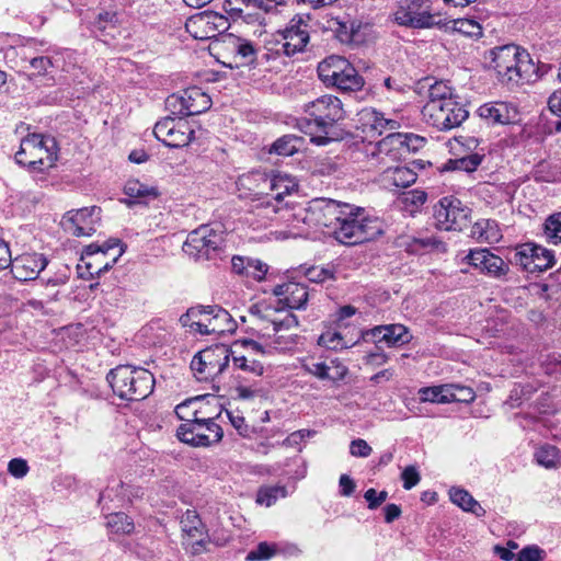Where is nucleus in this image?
<instances>
[{
  "mask_svg": "<svg viewBox=\"0 0 561 561\" xmlns=\"http://www.w3.org/2000/svg\"><path fill=\"white\" fill-rule=\"evenodd\" d=\"M478 114L489 124H511L517 119V110L506 102L485 103L478 108Z\"/></svg>",
  "mask_w": 561,
  "mask_h": 561,
  "instance_id": "obj_27",
  "label": "nucleus"
},
{
  "mask_svg": "<svg viewBox=\"0 0 561 561\" xmlns=\"http://www.w3.org/2000/svg\"><path fill=\"white\" fill-rule=\"evenodd\" d=\"M396 119L388 118V157L392 160H407L426 145V139L413 133L394 131L399 128Z\"/></svg>",
  "mask_w": 561,
  "mask_h": 561,
  "instance_id": "obj_19",
  "label": "nucleus"
},
{
  "mask_svg": "<svg viewBox=\"0 0 561 561\" xmlns=\"http://www.w3.org/2000/svg\"><path fill=\"white\" fill-rule=\"evenodd\" d=\"M453 387V391H449L450 402H471L476 394L473 390L469 387L460 386V385H450Z\"/></svg>",
  "mask_w": 561,
  "mask_h": 561,
  "instance_id": "obj_63",
  "label": "nucleus"
},
{
  "mask_svg": "<svg viewBox=\"0 0 561 561\" xmlns=\"http://www.w3.org/2000/svg\"><path fill=\"white\" fill-rule=\"evenodd\" d=\"M393 20L398 25L411 28L447 27L443 15L434 11L431 0H398Z\"/></svg>",
  "mask_w": 561,
  "mask_h": 561,
  "instance_id": "obj_7",
  "label": "nucleus"
},
{
  "mask_svg": "<svg viewBox=\"0 0 561 561\" xmlns=\"http://www.w3.org/2000/svg\"><path fill=\"white\" fill-rule=\"evenodd\" d=\"M236 346H241L244 348L245 353L243 355H249L250 357H263L270 356L274 354L270 341H267L266 335L263 334L259 337V340L254 339H240L234 343Z\"/></svg>",
  "mask_w": 561,
  "mask_h": 561,
  "instance_id": "obj_38",
  "label": "nucleus"
},
{
  "mask_svg": "<svg viewBox=\"0 0 561 561\" xmlns=\"http://www.w3.org/2000/svg\"><path fill=\"white\" fill-rule=\"evenodd\" d=\"M211 306H195L190 308L185 314L180 318L183 327L190 328L191 331L202 335H208V328L205 325L211 322Z\"/></svg>",
  "mask_w": 561,
  "mask_h": 561,
  "instance_id": "obj_28",
  "label": "nucleus"
},
{
  "mask_svg": "<svg viewBox=\"0 0 561 561\" xmlns=\"http://www.w3.org/2000/svg\"><path fill=\"white\" fill-rule=\"evenodd\" d=\"M453 99H456L453 93V89L446 82L435 81L428 87V101L425 105H431L433 103L440 104Z\"/></svg>",
  "mask_w": 561,
  "mask_h": 561,
  "instance_id": "obj_51",
  "label": "nucleus"
},
{
  "mask_svg": "<svg viewBox=\"0 0 561 561\" xmlns=\"http://www.w3.org/2000/svg\"><path fill=\"white\" fill-rule=\"evenodd\" d=\"M301 146V138L294 135H284L275 140L270 149V153L289 157L296 153Z\"/></svg>",
  "mask_w": 561,
  "mask_h": 561,
  "instance_id": "obj_45",
  "label": "nucleus"
},
{
  "mask_svg": "<svg viewBox=\"0 0 561 561\" xmlns=\"http://www.w3.org/2000/svg\"><path fill=\"white\" fill-rule=\"evenodd\" d=\"M342 205L336 201L327 198H314L308 202V211L304 215L308 217L310 231H322L331 234L341 216Z\"/></svg>",
  "mask_w": 561,
  "mask_h": 561,
  "instance_id": "obj_18",
  "label": "nucleus"
},
{
  "mask_svg": "<svg viewBox=\"0 0 561 561\" xmlns=\"http://www.w3.org/2000/svg\"><path fill=\"white\" fill-rule=\"evenodd\" d=\"M537 462L548 469L556 468L561 463L560 450L551 445L541 446L535 454Z\"/></svg>",
  "mask_w": 561,
  "mask_h": 561,
  "instance_id": "obj_52",
  "label": "nucleus"
},
{
  "mask_svg": "<svg viewBox=\"0 0 561 561\" xmlns=\"http://www.w3.org/2000/svg\"><path fill=\"white\" fill-rule=\"evenodd\" d=\"M335 270L332 265L320 266L312 265L304 270V275L311 283H324L334 278Z\"/></svg>",
  "mask_w": 561,
  "mask_h": 561,
  "instance_id": "obj_54",
  "label": "nucleus"
},
{
  "mask_svg": "<svg viewBox=\"0 0 561 561\" xmlns=\"http://www.w3.org/2000/svg\"><path fill=\"white\" fill-rule=\"evenodd\" d=\"M309 22V15L293 16L284 28L274 34L275 53L287 57L304 53L310 42Z\"/></svg>",
  "mask_w": 561,
  "mask_h": 561,
  "instance_id": "obj_9",
  "label": "nucleus"
},
{
  "mask_svg": "<svg viewBox=\"0 0 561 561\" xmlns=\"http://www.w3.org/2000/svg\"><path fill=\"white\" fill-rule=\"evenodd\" d=\"M273 294L277 297L278 304L283 308L290 310L306 309L309 298L307 286L293 280L276 285L273 288Z\"/></svg>",
  "mask_w": 561,
  "mask_h": 561,
  "instance_id": "obj_23",
  "label": "nucleus"
},
{
  "mask_svg": "<svg viewBox=\"0 0 561 561\" xmlns=\"http://www.w3.org/2000/svg\"><path fill=\"white\" fill-rule=\"evenodd\" d=\"M443 23H447V28H453L459 33H462L470 37H479L482 35V28L478 22L470 19H457L451 21H446L443 19Z\"/></svg>",
  "mask_w": 561,
  "mask_h": 561,
  "instance_id": "obj_50",
  "label": "nucleus"
},
{
  "mask_svg": "<svg viewBox=\"0 0 561 561\" xmlns=\"http://www.w3.org/2000/svg\"><path fill=\"white\" fill-rule=\"evenodd\" d=\"M450 501L466 512H470L478 517L485 515V510L478 501L466 490L453 488L449 491Z\"/></svg>",
  "mask_w": 561,
  "mask_h": 561,
  "instance_id": "obj_36",
  "label": "nucleus"
},
{
  "mask_svg": "<svg viewBox=\"0 0 561 561\" xmlns=\"http://www.w3.org/2000/svg\"><path fill=\"white\" fill-rule=\"evenodd\" d=\"M230 356L231 351L227 345L216 344L195 354L191 369L198 381H213L226 370Z\"/></svg>",
  "mask_w": 561,
  "mask_h": 561,
  "instance_id": "obj_12",
  "label": "nucleus"
},
{
  "mask_svg": "<svg viewBox=\"0 0 561 561\" xmlns=\"http://www.w3.org/2000/svg\"><path fill=\"white\" fill-rule=\"evenodd\" d=\"M267 176L265 173L259 171H252L238 176L236 181V187L239 192V196L250 197L252 195H257L259 191L266 186Z\"/></svg>",
  "mask_w": 561,
  "mask_h": 561,
  "instance_id": "obj_31",
  "label": "nucleus"
},
{
  "mask_svg": "<svg viewBox=\"0 0 561 561\" xmlns=\"http://www.w3.org/2000/svg\"><path fill=\"white\" fill-rule=\"evenodd\" d=\"M485 59L489 67L496 72L502 83L517 85L522 81H529L536 72V67L527 51L515 45H504L490 49Z\"/></svg>",
  "mask_w": 561,
  "mask_h": 561,
  "instance_id": "obj_3",
  "label": "nucleus"
},
{
  "mask_svg": "<svg viewBox=\"0 0 561 561\" xmlns=\"http://www.w3.org/2000/svg\"><path fill=\"white\" fill-rule=\"evenodd\" d=\"M232 366L236 369L243 370L253 376H262L264 374V365L256 357H250L249 355H233L231 353Z\"/></svg>",
  "mask_w": 561,
  "mask_h": 561,
  "instance_id": "obj_47",
  "label": "nucleus"
},
{
  "mask_svg": "<svg viewBox=\"0 0 561 561\" xmlns=\"http://www.w3.org/2000/svg\"><path fill=\"white\" fill-rule=\"evenodd\" d=\"M382 232L381 224L377 219L364 216V211H356L347 205L341 207V216L334 225L332 236L346 245H355L373 240Z\"/></svg>",
  "mask_w": 561,
  "mask_h": 561,
  "instance_id": "obj_5",
  "label": "nucleus"
},
{
  "mask_svg": "<svg viewBox=\"0 0 561 561\" xmlns=\"http://www.w3.org/2000/svg\"><path fill=\"white\" fill-rule=\"evenodd\" d=\"M545 554L538 546H527L519 551L516 561H542Z\"/></svg>",
  "mask_w": 561,
  "mask_h": 561,
  "instance_id": "obj_64",
  "label": "nucleus"
},
{
  "mask_svg": "<svg viewBox=\"0 0 561 561\" xmlns=\"http://www.w3.org/2000/svg\"><path fill=\"white\" fill-rule=\"evenodd\" d=\"M388 172H391V175H388V180L396 187H408L415 183L417 178L416 173L405 165H388Z\"/></svg>",
  "mask_w": 561,
  "mask_h": 561,
  "instance_id": "obj_46",
  "label": "nucleus"
},
{
  "mask_svg": "<svg viewBox=\"0 0 561 561\" xmlns=\"http://www.w3.org/2000/svg\"><path fill=\"white\" fill-rule=\"evenodd\" d=\"M224 232L208 225L191 231L183 244V251L194 260H214L224 248Z\"/></svg>",
  "mask_w": 561,
  "mask_h": 561,
  "instance_id": "obj_10",
  "label": "nucleus"
},
{
  "mask_svg": "<svg viewBox=\"0 0 561 561\" xmlns=\"http://www.w3.org/2000/svg\"><path fill=\"white\" fill-rule=\"evenodd\" d=\"M471 237L480 242L491 243L499 239V231L494 221L482 219L471 228Z\"/></svg>",
  "mask_w": 561,
  "mask_h": 561,
  "instance_id": "obj_44",
  "label": "nucleus"
},
{
  "mask_svg": "<svg viewBox=\"0 0 561 561\" xmlns=\"http://www.w3.org/2000/svg\"><path fill=\"white\" fill-rule=\"evenodd\" d=\"M471 209L455 196H445L434 205L435 226L445 231L462 230Z\"/></svg>",
  "mask_w": 561,
  "mask_h": 561,
  "instance_id": "obj_15",
  "label": "nucleus"
},
{
  "mask_svg": "<svg viewBox=\"0 0 561 561\" xmlns=\"http://www.w3.org/2000/svg\"><path fill=\"white\" fill-rule=\"evenodd\" d=\"M113 392L123 400L139 401L147 398L154 388L153 375L142 367L118 365L106 376Z\"/></svg>",
  "mask_w": 561,
  "mask_h": 561,
  "instance_id": "obj_4",
  "label": "nucleus"
},
{
  "mask_svg": "<svg viewBox=\"0 0 561 561\" xmlns=\"http://www.w3.org/2000/svg\"><path fill=\"white\" fill-rule=\"evenodd\" d=\"M333 25H335L334 31L340 42L351 43L354 41V22L335 19Z\"/></svg>",
  "mask_w": 561,
  "mask_h": 561,
  "instance_id": "obj_61",
  "label": "nucleus"
},
{
  "mask_svg": "<svg viewBox=\"0 0 561 561\" xmlns=\"http://www.w3.org/2000/svg\"><path fill=\"white\" fill-rule=\"evenodd\" d=\"M318 344L333 351L348 347V343L344 340L341 333L334 330L323 332L319 336Z\"/></svg>",
  "mask_w": 561,
  "mask_h": 561,
  "instance_id": "obj_55",
  "label": "nucleus"
},
{
  "mask_svg": "<svg viewBox=\"0 0 561 561\" xmlns=\"http://www.w3.org/2000/svg\"><path fill=\"white\" fill-rule=\"evenodd\" d=\"M308 370L320 379L337 380L344 377L347 369L344 366L335 365L332 360L330 364L325 362L312 363L308 366Z\"/></svg>",
  "mask_w": 561,
  "mask_h": 561,
  "instance_id": "obj_41",
  "label": "nucleus"
},
{
  "mask_svg": "<svg viewBox=\"0 0 561 561\" xmlns=\"http://www.w3.org/2000/svg\"><path fill=\"white\" fill-rule=\"evenodd\" d=\"M363 122V151L368 160L379 161L383 152V130L386 129V118L382 113L374 108H366L362 112Z\"/></svg>",
  "mask_w": 561,
  "mask_h": 561,
  "instance_id": "obj_14",
  "label": "nucleus"
},
{
  "mask_svg": "<svg viewBox=\"0 0 561 561\" xmlns=\"http://www.w3.org/2000/svg\"><path fill=\"white\" fill-rule=\"evenodd\" d=\"M453 390V387L449 385L425 387L419 390V396L422 402L449 403L451 397L448 394Z\"/></svg>",
  "mask_w": 561,
  "mask_h": 561,
  "instance_id": "obj_43",
  "label": "nucleus"
},
{
  "mask_svg": "<svg viewBox=\"0 0 561 561\" xmlns=\"http://www.w3.org/2000/svg\"><path fill=\"white\" fill-rule=\"evenodd\" d=\"M186 98L185 104L188 108V115H197L207 111L211 105V100L208 94L203 92L199 88H190L184 90Z\"/></svg>",
  "mask_w": 561,
  "mask_h": 561,
  "instance_id": "obj_37",
  "label": "nucleus"
},
{
  "mask_svg": "<svg viewBox=\"0 0 561 561\" xmlns=\"http://www.w3.org/2000/svg\"><path fill=\"white\" fill-rule=\"evenodd\" d=\"M129 204L147 205L159 196L157 187L149 186L138 180H129L124 186Z\"/></svg>",
  "mask_w": 561,
  "mask_h": 561,
  "instance_id": "obj_29",
  "label": "nucleus"
},
{
  "mask_svg": "<svg viewBox=\"0 0 561 561\" xmlns=\"http://www.w3.org/2000/svg\"><path fill=\"white\" fill-rule=\"evenodd\" d=\"M427 195L421 190L402 192L394 202V205L402 211L413 216L426 202Z\"/></svg>",
  "mask_w": 561,
  "mask_h": 561,
  "instance_id": "obj_35",
  "label": "nucleus"
},
{
  "mask_svg": "<svg viewBox=\"0 0 561 561\" xmlns=\"http://www.w3.org/2000/svg\"><path fill=\"white\" fill-rule=\"evenodd\" d=\"M286 489L284 486H262L259 489L256 494V503L265 505L266 507L272 506L278 499L286 496Z\"/></svg>",
  "mask_w": 561,
  "mask_h": 561,
  "instance_id": "obj_53",
  "label": "nucleus"
},
{
  "mask_svg": "<svg viewBox=\"0 0 561 561\" xmlns=\"http://www.w3.org/2000/svg\"><path fill=\"white\" fill-rule=\"evenodd\" d=\"M362 340L364 342L375 343V351H371L367 356L369 364H379L385 360L386 356L382 353V343L386 341V325H377L374 329L362 332Z\"/></svg>",
  "mask_w": 561,
  "mask_h": 561,
  "instance_id": "obj_33",
  "label": "nucleus"
},
{
  "mask_svg": "<svg viewBox=\"0 0 561 561\" xmlns=\"http://www.w3.org/2000/svg\"><path fill=\"white\" fill-rule=\"evenodd\" d=\"M121 480H113L104 491L101 492L99 503L102 504V511H110L111 507L107 505V501L116 503L114 506L119 507L126 500L129 499L127 489Z\"/></svg>",
  "mask_w": 561,
  "mask_h": 561,
  "instance_id": "obj_32",
  "label": "nucleus"
},
{
  "mask_svg": "<svg viewBox=\"0 0 561 561\" xmlns=\"http://www.w3.org/2000/svg\"><path fill=\"white\" fill-rule=\"evenodd\" d=\"M482 162V156L478 153L469 154L459 159H450L445 165L444 170L455 171L461 170L466 172H473Z\"/></svg>",
  "mask_w": 561,
  "mask_h": 561,
  "instance_id": "obj_49",
  "label": "nucleus"
},
{
  "mask_svg": "<svg viewBox=\"0 0 561 561\" xmlns=\"http://www.w3.org/2000/svg\"><path fill=\"white\" fill-rule=\"evenodd\" d=\"M533 251L534 243H524L519 245L514 253V263L530 273L531 259L534 256Z\"/></svg>",
  "mask_w": 561,
  "mask_h": 561,
  "instance_id": "obj_59",
  "label": "nucleus"
},
{
  "mask_svg": "<svg viewBox=\"0 0 561 561\" xmlns=\"http://www.w3.org/2000/svg\"><path fill=\"white\" fill-rule=\"evenodd\" d=\"M232 45L238 66L251 65L256 60L257 50L249 39L234 37Z\"/></svg>",
  "mask_w": 561,
  "mask_h": 561,
  "instance_id": "obj_40",
  "label": "nucleus"
},
{
  "mask_svg": "<svg viewBox=\"0 0 561 561\" xmlns=\"http://www.w3.org/2000/svg\"><path fill=\"white\" fill-rule=\"evenodd\" d=\"M364 85V79L358 75L354 66L348 62L332 87L341 91H358Z\"/></svg>",
  "mask_w": 561,
  "mask_h": 561,
  "instance_id": "obj_39",
  "label": "nucleus"
},
{
  "mask_svg": "<svg viewBox=\"0 0 561 561\" xmlns=\"http://www.w3.org/2000/svg\"><path fill=\"white\" fill-rule=\"evenodd\" d=\"M227 19L214 11H203L190 16L185 22L186 32L198 41L216 37L227 28Z\"/></svg>",
  "mask_w": 561,
  "mask_h": 561,
  "instance_id": "obj_21",
  "label": "nucleus"
},
{
  "mask_svg": "<svg viewBox=\"0 0 561 561\" xmlns=\"http://www.w3.org/2000/svg\"><path fill=\"white\" fill-rule=\"evenodd\" d=\"M305 114L298 121V126L301 131L310 136L311 142L318 146H324L332 140L330 130L345 117L341 100L330 94L306 104Z\"/></svg>",
  "mask_w": 561,
  "mask_h": 561,
  "instance_id": "obj_1",
  "label": "nucleus"
},
{
  "mask_svg": "<svg viewBox=\"0 0 561 561\" xmlns=\"http://www.w3.org/2000/svg\"><path fill=\"white\" fill-rule=\"evenodd\" d=\"M262 318L268 320L273 325V334L267 333L265 335L274 353L290 351L298 344L299 335L289 332L299 324L298 318L294 313L287 312L282 316L276 312L272 317L270 309H266Z\"/></svg>",
  "mask_w": 561,
  "mask_h": 561,
  "instance_id": "obj_16",
  "label": "nucleus"
},
{
  "mask_svg": "<svg viewBox=\"0 0 561 561\" xmlns=\"http://www.w3.org/2000/svg\"><path fill=\"white\" fill-rule=\"evenodd\" d=\"M545 236L553 244L561 242V213L549 216L545 222Z\"/></svg>",
  "mask_w": 561,
  "mask_h": 561,
  "instance_id": "obj_56",
  "label": "nucleus"
},
{
  "mask_svg": "<svg viewBox=\"0 0 561 561\" xmlns=\"http://www.w3.org/2000/svg\"><path fill=\"white\" fill-rule=\"evenodd\" d=\"M106 527L113 535H129L134 531L135 525L133 519L124 513H108Z\"/></svg>",
  "mask_w": 561,
  "mask_h": 561,
  "instance_id": "obj_42",
  "label": "nucleus"
},
{
  "mask_svg": "<svg viewBox=\"0 0 561 561\" xmlns=\"http://www.w3.org/2000/svg\"><path fill=\"white\" fill-rule=\"evenodd\" d=\"M56 159L55 139L41 134H31L23 138L20 150L15 153L16 163L33 171L51 168Z\"/></svg>",
  "mask_w": 561,
  "mask_h": 561,
  "instance_id": "obj_8",
  "label": "nucleus"
},
{
  "mask_svg": "<svg viewBox=\"0 0 561 561\" xmlns=\"http://www.w3.org/2000/svg\"><path fill=\"white\" fill-rule=\"evenodd\" d=\"M48 261L41 253H23L11 259V273L20 282L33 280L47 266Z\"/></svg>",
  "mask_w": 561,
  "mask_h": 561,
  "instance_id": "obj_22",
  "label": "nucleus"
},
{
  "mask_svg": "<svg viewBox=\"0 0 561 561\" xmlns=\"http://www.w3.org/2000/svg\"><path fill=\"white\" fill-rule=\"evenodd\" d=\"M210 313H213L211 322H208L205 327L208 328V335L216 334L221 335L226 332H231L234 329V321L227 310L219 306L210 307Z\"/></svg>",
  "mask_w": 561,
  "mask_h": 561,
  "instance_id": "obj_34",
  "label": "nucleus"
},
{
  "mask_svg": "<svg viewBox=\"0 0 561 561\" xmlns=\"http://www.w3.org/2000/svg\"><path fill=\"white\" fill-rule=\"evenodd\" d=\"M271 190V194L265 196L253 198L255 204L260 202L272 199L278 206H284L285 196H289L298 190L297 180L286 173L277 172L271 178H267V184Z\"/></svg>",
  "mask_w": 561,
  "mask_h": 561,
  "instance_id": "obj_26",
  "label": "nucleus"
},
{
  "mask_svg": "<svg viewBox=\"0 0 561 561\" xmlns=\"http://www.w3.org/2000/svg\"><path fill=\"white\" fill-rule=\"evenodd\" d=\"M276 552L275 546L267 542H260L245 557L247 561H264L272 558Z\"/></svg>",
  "mask_w": 561,
  "mask_h": 561,
  "instance_id": "obj_60",
  "label": "nucleus"
},
{
  "mask_svg": "<svg viewBox=\"0 0 561 561\" xmlns=\"http://www.w3.org/2000/svg\"><path fill=\"white\" fill-rule=\"evenodd\" d=\"M176 436L181 442L191 446L206 447L219 443L224 431L214 417H198L197 411H194L193 419H187L178 427Z\"/></svg>",
  "mask_w": 561,
  "mask_h": 561,
  "instance_id": "obj_11",
  "label": "nucleus"
},
{
  "mask_svg": "<svg viewBox=\"0 0 561 561\" xmlns=\"http://www.w3.org/2000/svg\"><path fill=\"white\" fill-rule=\"evenodd\" d=\"M308 203L304 205H291L286 202L284 206H278L272 199L260 202L253 205L252 214L256 217V227H267L273 221L282 222L286 230L275 231L277 239L297 238L310 232L308 217ZM254 225V222H252Z\"/></svg>",
  "mask_w": 561,
  "mask_h": 561,
  "instance_id": "obj_2",
  "label": "nucleus"
},
{
  "mask_svg": "<svg viewBox=\"0 0 561 561\" xmlns=\"http://www.w3.org/2000/svg\"><path fill=\"white\" fill-rule=\"evenodd\" d=\"M422 114L426 123L438 130L458 127L468 117V111L457 98L440 104L424 105Z\"/></svg>",
  "mask_w": 561,
  "mask_h": 561,
  "instance_id": "obj_13",
  "label": "nucleus"
},
{
  "mask_svg": "<svg viewBox=\"0 0 561 561\" xmlns=\"http://www.w3.org/2000/svg\"><path fill=\"white\" fill-rule=\"evenodd\" d=\"M247 273L245 276L252 277L254 280H262L264 279L268 266L266 263L257 260V259H247Z\"/></svg>",
  "mask_w": 561,
  "mask_h": 561,
  "instance_id": "obj_62",
  "label": "nucleus"
},
{
  "mask_svg": "<svg viewBox=\"0 0 561 561\" xmlns=\"http://www.w3.org/2000/svg\"><path fill=\"white\" fill-rule=\"evenodd\" d=\"M124 249L119 239H108L103 243H91L83 248L78 274L82 278H94L110 271L123 255Z\"/></svg>",
  "mask_w": 561,
  "mask_h": 561,
  "instance_id": "obj_6",
  "label": "nucleus"
},
{
  "mask_svg": "<svg viewBox=\"0 0 561 561\" xmlns=\"http://www.w3.org/2000/svg\"><path fill=\"white\" fill-rule=\"evenodd\" d=\"M394 244L411 254H424L430 252L444 253L447 251L446 243L435 236L415 237L401 234L394 240Z\"/></svg>",
  "mask_w": 561,
  "mask_h": 561,
  "instance_id": "obj_25",
  "label": "nucleus"
},
{
  "mask_svg": "<svg viewBox=\"0 0 561 561\" xmlns=\"http://www.w3.org/2000/svg\"><path fill=\"white\" fill-rule=\"evenodd\" d=\"M101 213L102 210L98 206L71 209L65 214L62 226L72 236L90 237L100 227Z\"/></svg>",
  "mask_w": 561,
  "mask_h": 561,
  "instance_id": "obj_20",
  "label": "nucleus"
},
{
  "mask_svg": "<svg viewBox=\"0 0 561 561\" xmlns=\"http://www.w3.org/2000/svg\"><path fill=\"white\" fill-rule=\"evenodd\" d=\"M348 62L347 59L341 56L332 55L327 57L318 65L319 79L325 85H332Z\"/></svg>",
  "mask_w": 561,
  "mask_h": 561,
  "instance_id": "obj_30",
  "label": "nucleus"
},
{
  "mask_svg": "<svg viewBox=\"0 0 561 561\" xmlns=\"http://www.w3.org/2000/svg\"><path fill=\"white\" fill-rule=\"evenodd\" d=\"M186 98L184 95V90L179 93H173L169 95L165 100L167 108L170 111L172 115L181 116H190L188 108L185 104Z\"/></svg>",
  "mask_w": 561,
  "mask_h": 561,
  "instance_id": "obj_57",
  "label": "nucleus"
},
{
  "mask_svg": "<svg viewBox=\"0 0 561 561\" xmlns=\"http://www.w3.org/2000/svg\"><path fill=\"white\" fill-rule=\"evenodd\" d=\"M156 138L170 148H183L193 140L194 126L183 117L167 116L156 123Z\"/></svg>",
  "mask_w": 561,
  "mask_h": 561,
  "instance_id": "obj_17",
  "label": "nucleus"
},
{
  "mask_svg": "<svg viewBox=\"0 0 561 561\" xmlns=\"http://www.w3.org/2000/svg\"><path fill=\"white\" fill-rule=\"evenodd\" d=\"M533 262L530 273L542 272L550 268L554 263V255L550 250L534 243Z\"/></svg>",
  "mask_w": 561,
  "mask_h": 561,
  "instance_id": "obj_48",
  "label": "nucleus"
},
{
  "mask_svg": "<svg viewBox=\"0 0 561 561\" xmlns=\"http://www.w3.org/2000/svg\"><path fill=\"white\" fill-rule=\"evenodd\" d=\"M466 260L470 265L480 268L493 277L505 276L510 271L508 264L488 249L472 250L466 256Z\"/></svg>",
  "mask_w": 561,
  "mask_h": 561,
  "instance_id": "obj_24",
  "label": "nucleus"
},
{
  "mask_svg": "<svg viewBox=\"0 0 561 561\" xmlns=\"http://www.w3.org/2000/svg\"><path fill=\"white\" fill-rule=\"evenodd\" d=\"M412 339L409 330L402 324H388V346L402 345Z\"/></svg>",
  "mask_w": 561,
  "mask_h": 561,
  "instance_id": "obj_58",
  "label": "nucleus"
}]
</instances>
